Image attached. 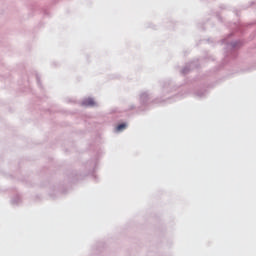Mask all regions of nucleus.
I'll return each mask as SVG.
<instances>
[{"label":"nucleus","mask_w":256,"mask_h":256,"mask_svg":"<svg viewBox=\"0 0 256 256\" xmlns=\"http://www.w3.org/2000/svg\"><path fill=\"white\" fill-rule=\"evenodd\" d=\"M82 105H84V107H95L96 103L92 98H88L82 102Z\"/></svg>","instance_id":"1"},{"label":"nucleus","mask_w":256,"mask_h":256,"mask_svg":"<svg viewBox=\"0 0 256 256\" xmlns=\"http://www.w3.org/2000/svg\"><path fill=\"white\" fill-rule=\"evenodd\" d=\"M124 129H127V124L125 123L118 125L116 131H123Z\"/></svg>","instance_id":"2"}]
</instances>
